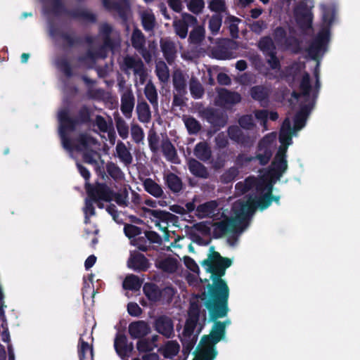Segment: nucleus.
I'll list each match as a JSON object with an SVG mask.
<instances>
[{
	"label": "nucleus",
	"instance_id": "1",
	"mask_svg": "<svg viewBox=\"0 0 360 360\" xmlns=\"http://www.w3.org/2000/svg\"><path fill=\"white\" fill-rule=\"evenodd\" d=\"M210 249L211 253L208 258L202 262V266H207V271L211 274L210 279L212 281V284L207 286V296L204 304L209 312L210 321L214 323L210 334L201 338L197 348L198 360H214L217 356L215 345L224 340L226 333L224 324L218 319L226 316L229 311V288L222 277L226 269L231 266L232 260L214 251L213 246Z\"/></svg>",
	"mask_w": 360,
	"mask_h": 360
},
{
	"label": "nucleus",
	"instance_id": "2",
	"mask_svg": "<svg viewBox=\"0 0 360 360\" xmlns=\"http://www.w3.org/2000/svg\"><path fill=\"white\" fill-rule=\"evenodd\" d=\"M91 110L86 105H82L78 110L76 117L70 116L67 109L61 110L58 115L59 121V134L63 148L68 150H72L74 147L69 132H73L77 127L83 124H87L91 122Z\"/></svg>",
	"mask_w": 360,
	"mask_h": 360
},
{
	"label": "nucleus",
	"instance_id": "3",
	"mask_svg": "<svg viewBox=\"0 0 360 360\" xmlns=\"http://www.w3.org/2000/svg\"><path fill=\"white\" fill-rule=\"evenodd\" d=\"M84 188L88 198L94 202H110L112 200L113 191L105 183L84 184Z\"/></svg>",
	"mask_w": 360,
	"mask_h": 360
},
{
	"label": "nucleus",
	"instance_id": "4",
	"mask_svg": "<svg viewBox=\"0 0 360 360\" xmlns=\"http://www.w3.org/2000/svg\"><path fill=\"white\" fill-rule=\"evenodd\" d=\"M329 39L330 30L328 29L321 30L307 49L309 56L312 60H317L319 56L326 51Z\"/></svg>",
	"mask_w": 360,
	"mask_h": 360
},
{
	"label": "nucleus",
	"instance_id": "5",
	"mask_svg": "<svg viewBox=\"0 0 360 360\" xmlns=\"http://www.w3.org/2000/svg\"><path fill=\"white\" fill-rule=\"evenodd\" d=\"M49 34L53 38L62 40L61 46L63 50L79 46L83 44V37L75 34V32L61 31L53 24L49 25Z\"/></svg>",
	"mask_w": 360,
	"mask_h": 360
},
{
	"label": "nucleus",
	"instance_id": "6",
	"mask_svg": "<svg viewBox=\"0 0 360 360\" xmlns=\"http://www.w3.org/2000/svg\"><path fill=\"white\" fill-rule=\"evenodd\" d=\"M286 147H280L269 167V174L272 179H280L288 169Z\"/></svg>",
	"mask_w": 360,
	"mask_h": 360
},
{
	"label": "nucleus",
	"instance_id": "7",
	"mask_svg": "<svg viewBox=\"0 0 360 360\" xmlns=\"http://www.w3.org/2000/svg\"><path fill=\"white\" fill-rule=\"evenodd\" d=\"M103 7L108 11H115L118 14L123 25H127L131 8L127 0H102Z\"/></svg>",
	"mask_w": 360,
	"mask_h": 360
},
{
	"label": "nucleus",
	"instance_id": "8",
	"mask_svg": "<svg viewBox=\"0 0 360 360\" xmlns=\"http://www.w3.org/2000/svg\"><path fill=\"white\" fill-rule=\"evenodd\" d=\"M202 116L216 132L224 127L228 122V116L219 109L207 108L202 110Z\"/></svg>",
	"mask_w": 360,
	"mask_h": 360
},
{
	"label": "nucleus",
	"instance_id": "9",
	"mask_svg": "<svg viewBox=\"0 0 360 360\" xmlns=\"http://www.w3.org/2000/svg\"><path fill=\"white\" fill-rule=\"evenodd\" d=\"M227 133L229 139L245 148H252L255 142V137L248 133H244L237 125L228 127Z\"/></svg>",
	"mask_w": 360,
	"mask_h": 360
},
{
	"label": "nucleus",
	"instance_id": "10",
	"mask_svg": "<svg viewBox=\"0 0 360 360\" xmlns=\"http://www.w3.org/2000/svg\"><path fill=\"white\" fill-rule=\"evenodd\" d=\"M114 348L122 360H129L134 350L133 342H129L126 335L120 333L115 335Z\"/></svg>",
	"mask_w": 360,
	"mask_h": 360
},
{
	"label": "nucleus",
	"instance_id": "11",
	"mask_svg": "<svg viewBox=\"0 0 360 360\" xmlns=\"http://www.w3.org/2000/svg\"><path fill=\"white\" fill-rule=\"evenodd\" d=\"M198 23V21L195 16L188 13H183L181 19L174 20L173 27L177 36L181 39H185L188 35V27L195 26Z\"/></svg>",
	"mask_w": 360,
	"mask_h": 360
},
{
	"label": "nucleus",
	"instance_id": "12",
	"mask_svg": "<svg viewBox=\"0 0 360 360\" xmlns=\"http://www.w3.org/2000/svg\"><path fill=\"white\" fill-rule=\"evenodd\" d=\"M214 227L212 231V237L215 239L223 237L229 231L236 232L242 231L243 228L237 225V220L233 218H227L220 221L212 223Z\"/></svg>",
	"mask_w": 360,
	"mask_h": 360
},
{
	"label": "nucleus",
	"instance_id": "13",
	"mask_svg": "<svg viewBox=\"0 0 360 360\" xmlns=\"http://www.w3.org/2000/svg\"><path fill=\"white\" fill-rule=\"evenodd\" d=\"M146 39L143 32L135 27L131 33V43L132 47L136 49L146 62L151 60L152 56L150 51L146 46Z\"/></svg>",
	"mask_w": 360,
	"mask_h": 360
},
{
	"label": "nucleus",
	"instance_id": "14",
	"mask_svg": "<svg viewBox=\"0 0 360 360\" xmlns=\"http://www.w3.org/2000/svg\"><path fill=\"white\" fill-rule=\"evenodd\" d=\"M200 309L198 304L192 302L188 310V316L183 330L184 338H191L193 335L200 318Z\"/></svg>",
	"mask_w": 360,
	"mask_h": 360
},
{
	"label": "nucleus",
	"instance_id": "15",
	"mask_svg": "<svg viewBox=\"0 0 360 360\" xmlns=\"http://www.w3.org/2000/svg\"><path fill=\"white\" fill-rule=\"evenodd\" d=\"M256 209L253 199L250 198L246 202H240L239 209L235 212L236 218H233V219L237 220V225L242 227L240 225L244 224L254 214Z\"/></svg>",
	"mask_w": 360,
	"mask_h": 360
},
{
	"label": "nucleus",
	"instance_id": "16",
	"mask_svg": "<svg viewBox=\"0 0 360 360\" xmlns=\"http://www.w3.org/2000/svg\"><path fill=\"white\" fill-rule=\"evenodd\" d=\"M124 65L127 69H132L134 75L139 77V81L141 84L146 82L147 73L141 59H136L133 56H127L124 58Z\"/></svg>",
	"mask_w": 360,
	"mask_h": 360
},
{
	"label": "nucleus",
	"instance_id": "17",
	"mask_svg": "<svg viewBox=\"0 0 360 360\" xmlns=\"http://www.w3.org/2000/svg\"><path fill=\"white\" fill-rule=\"evenodd\" d=\"M155 330L167 338L174 335V323L172 319L166 315L158 316L154 323Z\"/></svg>",
	"mask_w": 360,
	"mask_h": 360
},
{
	"label": "nucleus",
	"instance_id": "18",
	"mask_svg": "<svg viewBox=\"0 0 360 360\" xmlns=\"http://www.w3.org/2000/svg\"><path fill=\"white\" fill-rule=\"evenodd\" d=\"M257 151L256 155L253 156L254 161L258 160L261 166L266 165L269 162L273 153L269 143L265 138L259 141Z\"/></svg>",
	"mask_w": 360,
	"mask_h": 360
},
{
	"label": "nucleus",
	"instance_id": "19",
	"mask_svg": "<svg viewBox=\"0 0 360 360\" xmlns=\"http://www.w3.org/2000/svg\"><path fill=\"white\" fill-rule=\"evenodd\" d=\"M127 266L135 271H146L150 267V263L144 255L134 252L130 254Z\"/></svg>",
	"mask_w": 360,
	"mask_h": 360
},
{
	"label": "nucleus",
	"instance_id": "20",
	"mask_svg": "<svg viewBox=\"0 0 360 360\" xmlns=\"http://www.w3.org/2000/svg\"><path fill=\"white\" fill-rule=\"evenodd\" d=\"M270 94V89L264 85H255L250 89L251 98L258 101L262 107H266L268 105Z\"/></svg>",
	"mask_w": 360,
	"mask_h": 360
},
{
	"label": "nucleus",
	"instance_id": "21",
	"mask_svg": "<svg viewBox=\"0 0 360 360\" xmlns=\"http://www.w3.org/2000/svg\"><path fill=\"white\" fill-rule=\"evenodd\" d=\"M128 332L131 338L134 340L141 339L150 332V328L147 322L135 321L129 323Z\"/></svg>",
	"mask_w": 360,
	"mask_h": 360
},
{
	"label": "nucleus",
	"instance_id": "22",
	"mask_svg": "<svg viewBox=\"0 0 360 360\" xmlns=\"http://www.w3.org/2000/svg\"><path fill=\"white\" fill-rule=\"evenodd\" d=\"M314 102L301 105L300 110L295 114L294 117V130L300 131L306 124L307 120L309 115L312 108H314Z\"/></svg>",
	"mask_w": 360,
	"mask_h": 360
},
{
	"label": "nucleus",
	"instance_id": "23",
	"mask_svg": "<svg viewBox=\"0 0 360 360\" xmlns=\"http://www.w3.org/2000/svg\"><path fill=\"white\" fill-rule=\"evenodd\" d=\"M134 107V96L131 90L126 91L121 96L120 109L127 118L131 117V112Z\"/></svg>",
	"mask_w": 360,
	"mask_h": 360
},
{
	"label": "nucleus",
	"instance_id": "24",
	"mask_svg": "<svg viewBox=\"0 0 360 360\" xmlns=\"http://www.w3.org/2000/svg\"><path fill=\"white\" fill-rule=\"evenodd\" d=\"M190 172L198 178L207 179L210 176L207 168L198 160L191 158L188 162Z\"/></svg>",
	"mask_w": 360,
	"mask_h": 360
},
{
	"label": "nucleus",
	"instance_id": "25",
	"mask_svg": "<svg viewBox=\"0 0 360 360\" xmlns=\"http://www.w3.org/2000/svg\"><path fill=\"white\" fill-rule=\"evenodd\" d=\"M70 17L75 20L90 23H96L97 21L96 15L86 8L72 9L70 12Z\"/></svg>",
	"mask_w": 360,
	"mask_h": 360
},
{
	"label": "nucleus",
	"instance_id": "26",
	"mask_svg": "<svg viewBox=\"0 0 360 360\" xmlns=\"http://www.w3.org/2000/svg\"><path fill=\"white\" fill-rule=\"evenodd\" d=\"M218 100L221 105H235L240 102L241 96L238 92L222 89L218 93Z\"/></svg>",
	"mask_w": 360,
	"mask_h": 360
},
{
	"label": "nucleus",
	"instance_id": "27",
	"mask_svg": "<svg viewBox=\"0 0 360 360\" xmlns=\"http://www.w3.org/2000/svg\"><path fill=\"white\" fill-rule=\"evenodd\" d=\"M49 6L44 7L46 13H51L56 16L66 15L70 17V12L72 10L68 9L62 0H51Z\"/></svg>",
	"mask_w": 360,
	"mask_h": 360
},
{
	"label": "nucleus",
	"instance_id": "28",
	"mask_svg": "<svg viewBox=\"0 0 360 360\" xmlns=\"http://www.w3.org/2000/svg\"><path fill=\"white\" fill-rule=\"evenodd\" d=\"M166 186L174 193H178L183 189L181 179L173 172H169L164 176Z\"/></svg>",
	"mask_w": 360,
	"mask_h": 360
},
{
	"label": "nucleus",
	"instance_id": "29",
	"mask_svg": "<svg viewBox=\"0 0 360 360\" xmlns=\"http://www.w3.org/2000/svg\"><path fill=\"white\" fill-rule=\"evenodd\" d=\"M160 44L161 51L165 60L169 63H172L175 58L176 53L175 44L171 40L163 39H161Z\"/></svg>",
	"mask_w": 360,
	"mask_h": 360
},
{
	"label": "nucleus",
	"instance_id": "30",
	"mask_svg": "<svg viewBox=\"0 0 360 360\" xmlns=\"http://www.w3.org/2000/svg\"><path fill=\"white\" fill-rule=\"evenodd\" d=\"M160 290L159 286L153 283L147 282L143 285V291L147 299L152 302L160 301Z\"/></svg>",
	"mask_w": 360,
	"mask_h": 360
},
{
	"label": "nucleus",
	"instance_id": "31",
	"mask_svg": "<svg viewBox=\"0 0 360 360\" xmlns=\"http://www.w3.org/2000/svg\"><path fill=\"white\" fill-rule=\"evenodd\" d=\"M300 72L299 66L294 63L288 65L281 70L279 75L280 78L284 79L289 84H293Z\"/></svg>",
	"mask_w": 360,
	"mask_h": 360
},
{
	"label": "nucleus",
	"instance_id": "32",
	"mask_svg": "<svg viewBox=\"0 0 360 360\" xmlns=\"http://www.w3.org/2000/svg\"><path fill=\"white\" fill-rule=\"evenodd\" d=\"M115 150L117 156L125 166H129L132 163L133 156L122 141H118Z\"/></svg>",
	"mask_w": 360,
	"mask_h": 360
},
{
	"label": "nucleus",
	"instance_id": "33",
	"mask_svg": "<svg viewBox=\"0 0 360 360\" xmlns=\"http://www.w3.org/2000/svg\"><path fill=\"white\" fill-rule=\"evenodd\" d=\"M112 27L107 22L103 23L99 27V34L103 39V47L112 49L114 46L113 41L111 38Z\"/></svg>",
	"mask_w": 360,
	"mask_h": 360
},
{
	"label": "nucleus",
	"instance_id": "34",
	"mask_svg": "<svg viewBox=\"0 0 360 360\" xmlns=\"http://www.w3.org/2000/svg\"><path fill=\"white\" fill-rule=\"evenodd\" d=\"M194 155L200 160L207 162L211 158L212 150L207 142L201 141L195 145Z\"/></svg>",
	"mask_w": 360,
	"mask_h": 360
},
{
	"label": "nucleus",
	"instance_id": "35",
	"mask_svg": "<svg viewBox=\"0 0 360 360\" xmlns=\"http://www.w3.org/2000/svg\"><path fill=\"white\" fill-rule=\"evenodd\" d=\"M78 356L79 360H93V347L80 337L78 342Z\"/></svg>",
	"mask_w": 360,
	"mask_h": 360
},
{
	"label": "nucleus",
	"instance_id": "36",
	"mask_svg": "<svg viewBox=\"0 0 360 360\" xmlns=\"http://www.w3.org/2000/svg\"><path fill=\"white\" fill-rule=\"evenodd\" d=\"M217 207L215 200H210L199 205L196 207V216L199 219L207 217L212 214Z\"/></svg>",
	"mask_w": 360,
	"mask_h": 360
},
{
	"label": "nucleus",
	"instance_id": "37",
	"mask_svg": "<svg viewBox=\"0 0 360 360\" xmlns=\"http://www.w3.org/2000/svg\"><path fill=\"white\" fill-rule=\"evenodd\" d=\"M193 27V29L189 34L188 41L191 44L198 45L205 39V30L203 26L198 24Z\"/></svg>",
	"mask_w": 360,
	"mask_h": 360
},
{
	"label": "nucleus",
	"instance_id": "38",
	"mask_svg": "<svg viewBox=\"0 0 360 360\" xmlns=\"http://www.w3.org/2000/svg\"><path fill=\"white\" fill-rule=\"evenodd\" d=\"M138 119L141 122L148 123L151 119L150 107L146 101L139 102L136 105Z\"/></svg>",
	"mask_w": 360,
	"mask_h": 360
},
{
	"label": "nucleus",
	"instance_id": "39",
	"mask_svg": "<svg viewBox=\"0 0 360 360\" xmlns=\"http://www.w3.org/2000/svg\"><path fill=\"white\" fill-rule=\"evenodd\" d=\"M77 141V145L75 146V149L78 151L88 150L91 145H95L97 143L95 138L87 134H79Z\"/></svg>",
	"mask_w": 360,
	"mask_h": 360
},
{
	"label": "nucleus",
	"instance_id": "40",
	"mask_svg": "<svg viewBox=\"0 0 360 360\" xmlns=\"http://www.w3.org/2000/svg\"><path fill=\"white\" fill-rule=\"evenodd\" d=\"M143 187L146 192L155 198H160L163 195L162 187L151 179L144 181Z\"/></svg>",
	"mask_w": 360,
	"mask_h": 360
},
{
	"label": "nucleus",
	"instance_id": "41",
	"mask_svg": "<svg viewBox=\"0 0 360 360\" xmlns=\"http://www.w3.org/2000/svg\"><path fill=\"white\" fill-rule=\"evenodd\" d=\"M173 86L176 91L179 94L186 93V83L184 75L181 72H175L173 75Z\"/></svg>",
	"mask_w": 360,
	"mask_h": 360
},
{
	"label": "nucleus",
	"instance_id": "42",
	"mask_svg": "<svg viewBox=\"0 0 360 360\" xmlns=\"http://www.w3.org/2000/svg\"><path fill=\"white\" fill-rule=\"evenodd\" d=\"M161 148L165 158L168 161L174 162V159L177 158L176 150L168 139L162 141Z\"/></svg>",
	"mask_w": 360,
	"mask_h": 360
},
{
	"label": "nucleus",
	"instance_id": "43",
	"mask_svg": "<svg viewBox=\"0 0 360 360\" xmlns=\"http://www.w3.org/2000/svg\"><path fill=\"white\" fill-rule=\"evenodd\" d=\"M144 94L147 99L155 108L158 107V92L155 85L150 81L144 89Z\"/></svg>",
	"mask_w": 360,
	"mask_h": 360
},
{
	"label": "nucleus",
	"instance_id": "44",
	"mask_svg": "<svg viewBox=\"0 0 360 360\" xmlns=\"http://www.w3.org/2000/svg\"><path fill=\"white\" fill-rule=\"evenodd\" d=\"M105 168L107 173L113 180L118 181L124 179V172L115 162H108Z\"/></svg>",
	"mask_w": 360,
	"mask_h": 360
},
{
	"label": "nucleus",
	"instance_id": "45",
	"mask_svg": "<svg viewBox=\"0 0 360 360\" xmlns=\"http://www.w3.org/2000/svg\"><path fill=\"white\" fill-rule=\"evenodd\" d=\"M212 54L213 58L217 60H228L232 58L233 56L232 51L224 44H220L215 47L212 50Z\"/></svg>",
	"mask_w": 360,
	"mask_h": 360
},
{
	"label": "nucleus",
	"instance_id": "46",
	"mask_svg": "<svg viewBox=\"0 0 360 360\" xmlns=\"http://www.w3.org/2000/svg\"><path fill=\"white\" fill-rule=\"evenodd\" d=\"M258 48L265 55L270 52L276 51V45L269 36H265L260 38L258 41Z\"/></svg>",
	"mask_w": 360,
	"mask_h": 360
},
{
	"label": "nucleus",
	"instance_id": "47",
	"mask_svg": "<svg viewBox=\"0 0 360 360\" xmlns=\"http://www.w3.org/2000/svg\"><path fill=\"white\" fill-rule=\"evenodd\" d=\"M142 285V281L138 276L130 274L127 276L123 282V288L129 290H139Z\"/></svg>",
	"mask_w": 360,
	"mask_h": 360
},
{
	"label": "nucleus",
	"instance_id": "48",
	"mask_svg": "<svg viewBox=\"0 0 360 360\" xmlns=\"http://www.w3.org/2000/svg\"><path fill=\"white\" fill-rule=\"evenodd\" d=\"M143 211L146 213H148L149 215L162 221H169L175 217V215L173 214L164 210L143 208Z\"/></svg>",
	"mask_w": 360,
	"mask_h": 360
},
{
	"label": "nucleus",
	"instance_id": "49",
	"mask_svg": "<svg viewBox=\"0 0 360 360\" xmlns=\"http://www.w3.org/2000/svg\"><path fill=\"white\" fill-rule=\"evenodd\" d=\"M282 45L288 49H290L294 53H300L302 51L301 41L295 36H287Z\"/></svg>",
	"mask_w": 360,
	"mask_h": 360
},
{
	"label": "nucleus",
	"instance_id": "50",
	"mask_svg": "<svg viewBox=\"0 0 360 360\" xmlns=\"http://www.w3.org/2000/svg\"><path fill=\"white\" fill-rule=\"evenodd\" d=\"M240 22V19L233 15H229L224 20V24L229 28L230 34L233 38H237L238 37V24Z\"/></svg>",
	"mask_w": 360,
	"mask_h": 360
},
{
	"label": "nucleus",
	"instance_id": "51",
	"mask_svg": "<svg viewBox=\"0 0 360 360\" xmlns=\"http://www.w3.org/2000/svg\"><path fill=\"white\" fill-rule=\"evenodd\" d=\"M189 85L191 94L193 98L199 99L203 96L205 94L204 88L196 78L192 77Z\"/></svg>",
	"mask_w": 360,
	"mask_h": 360
},
{
	"label": "nucleus",
	"instance_id": "52",
	"mask_svg": "<svg viewBox=\"0 0 360 360\" xmlns=\"http://www.w3.org/2000/svg\"><path fill=\"white\" fill-rule=\"evenodd\" d=\"M322 20L328 27L333 22L335 15V10L333 6L322 5ZM329 30V28H327Z\"/></svg>",
	"mask_w": 360,
	"mask_h": 360
},
{
	"label": "nucleus",
	"instance_id": "53",
	"mask_svg": "<svg viewBox=\"0 0 360 360\" xmlns=\"http://www.w3.org/2000/svg\"><path fill=\"white\" fill-rule=\"evenodd\" d=\"M271 196V188H270L266 193L259 196L256 200H254L256 208L258 207L261 210L268 208L272 202V198Z\"/></svg>",
	"mask_w": 360,
	"mask_h": 360
},
{
	"label": "nucleus",
	"instance_id": "54",
	"mask_svg": "<svg viewBox=\"0 0 360 360\" xmlns=\"http://www.w3.org/2000/svg\"><path fill=\"white\" fill-rule=\"evenodd\" d=\"M223 15L221 13H215L209 20L208 27L213 35H216L221 26Z\"/></svg>",
	"mask_w": 360,
	"mask_h": 360
},
{
	"label": "nucleus",
	"instance_id": "55",
	"mask_svg": "<svg viewBox=\"0 0 360 360\" xmlns=\"http://www.w3.org/2000/svg\"><path fill=\"white\" fill-rule=\"evenodd\" d=\"M287 127V130L284 131L282 129L279 134V141L282 144H286V148L288 145H290L292 142V129L290 126V123L288 119H285L283 122V127Z\"/></svg>",
	"mask_w": 360,
	"mask_h": 360
},
{
	"label": "nucleus",
	"instance_id": "56",
	"mask_svg": "<svg viewBox=\"0 0 360 360\" xmlns=\"http://www.w3.org/2000/svg\"><path fill=\"white\" fill-rule=\"evenodd\" d=\"M300 89L301 91L302 95L306 98L308 99L310 96V92L311 90V85L310 82V76L309 74L305 72L302 78L301 79L300 84Z\"/></svg>",
	"mask_w": 360,
	"mask_h": 360
},
{
	"label": "nucleus",
	"instance_id": "57",
	"mask_svg": "<svg viewBox=\"0 0 360 360\" xmlns=\"http://www.w3.org/2000/svg\"><path fill=\"white\" fill-rule=\"evenodd\" d=\"M227 153L225 151L218 152L215 157L212 159L210 163L214 170H219L225 166Z\"/></svg>",
	"mask_w": 360,
	"mask_h": 360
},
{
	"label": "nucleus",
	"instance_id": "58",
	"mask_svg": "<svg viewBox=\"0 0 360 360\" xmlns=\"http://www.w3.org/2000/svg\"><path fill=\"white\" fill-rule=\"evenodd\" d=\"M141 24L146 31L150 32L153 30L155 26V18L154 14L143 13L141 15Z\"/></svg>",
	"mask_w": 360,
	"mask_h": 360
},
{
	"label": "nucleus",
	"instance_id": "59",
	"mask_svg": "<svg viewBox=\"0 0 360 360\" xmlns=\"http://www.w3.org/2000/svg\"><path fill=\"white\" fill-rule=\"evenodd\" d=\"M115 120L119 136L122 139H126L129 136V127L127 124L121 117H115Z\"/></svg>",
	"mask_w": 360,
	"mask_h": 360
},
{
	"label": "nucleus",
	"instance_id": "60",
	"mask_svg": "<svg viewBox=\"0 0 360 360\" xmlns=\"http://www.w3.org/2000/svg\"><path fill=\"white\" fill-rule=\"evenodd\" d=\"M184 123L189 134H196L201 129L200 122L193 117H187Z\"/></svg>",
	"mask_w": 360,
	"mask_h": 360
},
{
	"label": "nucleus",
	"instance_id": "61",
	"mask_svg": "<svg viewBox=\"0 0 360 360\" xmlns=\"http://www.w3.org/2000/svg\"><path fill=\"white\" fill-rule=\"evenodd\" d=\"M158 267L165 272L173 273L176 269V261L171 257H167L160 261Z\"/></svg>",
	"mask_w": 360,
	"mask_h": 360
},
{
	"label": "nucleus",
	"instance_id": "62",
	"mask_svg": "<svg viewBox=\"0 0 360 360\" xmlns=\"http://www.w3.org/2000/svg\"><path fill=\"white\" fill-rule=\"evenodd\" d=\"M56 65L61 72L68 77H71L73 75L72 69L66 58H58L56 60Z\"/></svg>",
	"mask_w": 360,
	"mask_h": 360
},
{
	"label": "nucleus",
	"instance_id": "63",
	"mask_svg": "<svg viewBox=\"0 0 360 360\" xmlns=\"http://www.w3.org/2000/svg\"><path fill=\"white\" fill-rule=\"evenodd\" d=\"M209 9L216 13L227 12V8L224 0H211L208 4Z\"/></svg>",
	"mask_w": 360,
	"mask_h": 360
},
{
	"label": "nucleus",
	"instance_id": "64",
	"mask_svg": "<svg viewBox=\"0 0 360 360\" xmlns=\"http://www.w3.org/2000/svg\"><path fill=\"white\" fill-rule=\"evenodd\" d=\"M238 175V170L235 167H231L226 170L220 176L221 181L224 184H229L233 181Z\"/></svg>",
	"mask_w": 360,
	"mask_h": 360
}]
</instances>
